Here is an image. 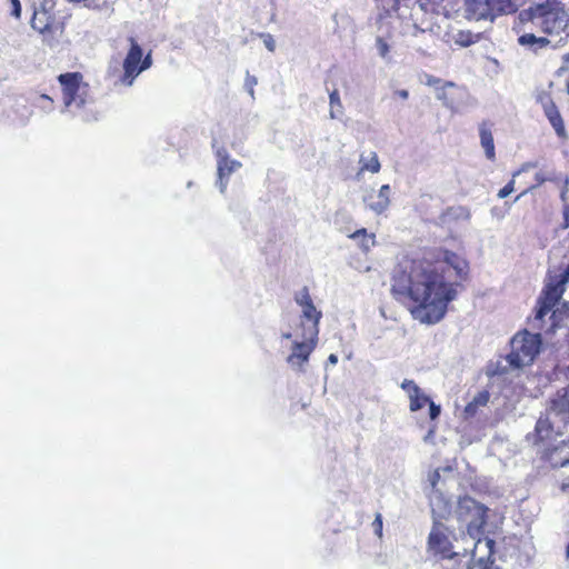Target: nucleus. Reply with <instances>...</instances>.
I'll return each instance as SVG.
<instances>
[{"mask_svg":"<svg viewBox=\"0 0 569 569\" xmlns=\"http://www.w3.org/2000/svg\"><path fill=\"white\" fill-rule=\"evenodd\" d=\"M400 387L408 395L410 400L409 408L412 412L422 409L425 405H427L430 400V398L421 391L419 386L413 380L405 379Z\"/></svg>","mask_w":569,"mask_h":569,"instance_id":"2eb2a0df","label":"nucleus"},{"mask_svg":"<svg viewBox=\"0 0 569 569\" xmlns=\"http://www.w3.org/2000/svg\"><path fill=\"white\" fill-rule=\"evenodd\" d=\"M566 192H567V189H563V190L561 191V198H562V200H565Z\"/></svg>","mask_w":569,"mask_h":569,"instance_id":"8fccbe9b","label":"nucleus"},{"mask_svg":"<svg viewBox=\"0 0 569 569\" xmlns=\"http://www.w3.org/2000/svg\"><path fill=\"white\" fill-rule=\"evenodd\" d=\"M563 61H565L566 64L569 63V53L563 57Z\"/></svg>","mask_w":569,"mask_h":569,"instance_id":"09e8293b","label":"nucleus"},{"mask_svg":"<svg viewBox=\"0 0 569 569\" xmlns=\"http://www.w3.org/2000/svg\"><path fill=\"white\" fill-rule=\"evenodd\" d=\"M539 100L543 107L545 114L555 129L556 133L559 137H563L566 132L565 124L552 99L548 94H542L539 97Z\"/></svg>","mask_w":569,"mask_h":569,"instance_id":"dca6fc26","label":"nucleus"},{"mask_svg":"<svg viewBox=\"0 0 569 569\" xmlns=\"http://www.w3.org/2000/svg\"><path fill=\"white\" fill-rule=\"evenodd\" d=\"M337 362H338V357H337V355L331 353V355H329V357H328V359H327V365H326V367H328L329 365L335 366V365H337Z\"/></svg>","mask_w":569,"mask_h":569,"instance_id":"a19ab883","label":"nucleus"},{"mask_svg":"<svg viewBox=\"0 0 569 569\" xmlns=\"http://www.w3.org/2000/svg\"><path fill=\"white\" fill-rule=\"evenodd\" d=\"M373 528H375V532L381 537L382 536V517L380 513H378L373 520V523H372Z\"/></svg>","mask_w":569,"mask_h":569,"instance_id":"4c0bfd02","label":"nucleus"},{"mask_svg":"<svg viewBox=\"0 0 569 569\" xmlns=\"http://www.w3.org/2000/svg\"><path fill=\"white\" fill-rule=\"evenodd\" d=\"M486 511L482 505L470 497L459 499L456 516L459 521L467 523V531L470 538H476L486 523Z\"/></svg>","mask_w":569,"mask_h":569,"instance_id":"0eeeda50","label":"nucleus"},{"mask_svg":"<svg viewBox=\"0 0 569 569\" xmlns=\"http://www.w3.org/2000/svg\"><path fill=\"white\" fill-rule=\"evenodd\" d=\"M531 167H533V164H531V163H526V164L521 168V170H519L518 172H516V173L513 174V177H516V176H517V174H519L521 171H525V170H527V169H529V168H531Z\"/></svg>","mask_w":569,"mask_h":569,"instance_id":"49530a36","label":"nucleus"},{"mask_svg":"<svg viewBox=\"0 0 569 569\" xmlns=\"http://www.w3.org/2000/svg\"><path fill=\"white\" fill-rule=\"evenodd\" d=\"M396 94L401 99H407L409 97V92L405 89L398 90Z\"/></svg>","mask_w":569,"mask_h":569,"instance_id":"37998d69","label":"nucleus"},{"mask_svg":"<svg viewBox=\"0 0 569 569\" xmlns=\"http://www.w3.org/2000/svg\"><path fill=\"white\" fill-rule=\"evenodd\" d=\"M511 368L510 365L506 361V357L501 360L496 361L495 363H490L487 368V376H503L508 372V369Z\"/></svg>","mask_w":569,"mask_h":569,"instance_id":"cd10ccee","label":"nucleus"},{"mask_svg":"<svg viewBox=\"0 0 569 569\" xmlns=\"http://www.w3.org/2000/svg\"><path fill=\"white\" fill-rule=\"evenodd\" d=\"M567 68H568V66H563V67L560 68V70H565Z\"/></svg>","mask_w":569,"mask_h":569,"instance_id":"6e6d98bb","label":"nucleus"},{"mask_svg":"<svg viewBox=\"0 0 569 569\" xmlns=\"http://www.w3.org/2000/svg\"><path fill=\"white\" fill-rule=\"evenodd\" d=\"M565 290L566 287L562 283H560V280L556 277L555 279H551L547 283L540 297L550 302L551 305L557 306Z\"/></svg>","mask_w":569,"mask_h":569,"instance_id":"412c9836","label":"nucleus"},{"mask_svg":"<svg viewBox=\"0 0 569 569\" xmlns=\"http://www.w3.org/2000/svg\"><path fill=\"white\" fill-rule=\"evenodd\" d=\"M547 178L542 173H536V181L540 184L545 182Z\"/></svg>","mask_w":569,"mask_h":569,"instance_id":"c03bdc74","label":"nucleus"},{"mask_svg":"<svg viewBox=\"0 0 569 569\" xmlns=\"http://www.w3.org/2000/svg\"><path fill=\"white\" fill-rule=\"evenodd\" d=\"M447 268L463 278L467 261L448 250L429 251L419 259L402 258L393 269L391 291L397 299L409 298L416 305L410 311L413 319L426 325L439 322L448 305L457 295L453 283L445 277Z\"/></svg>","mask_w":569,"mask_h":569,"instance_id":"f257e3e1","label":"nucleus"},{"mask_svg":"<svg viewBox=\"0 0 569 569\" xmlns=\"http://www.w3.org/2000/svg\"><path fill=\"white\" fill-rule=\"evenodd\" d=\"M447 87H455V83L448 81V82L443 83V86H441V87H436V98L438 100H441L446 107L451 108L452 102L448 99L447 93H446Z\"/></svg>","mask_w":569,"mask_h":569,"instance_id":"c756f323","label":"nucleus"},{"mask_svg":"<svg viewBox=\"0 0 569 569\" xmlns=\"http://www.w3.org/2000/svg\"><path fill=\"white\" fill-rule=\"evenodd\" d=\"M466 12L469 19L476 21H492L495 19V13L492 12L496 4L495 0H466Z\"/></svg>","mask_w":569,"mask_h":569,"instance_id":"4468645a","label":"nucleus"},{"mask_svg":"<svg viewBox=\"0 0 569 569\" xmlns=\"http://www.w3.org/2000/svg\"><path fill=\"white\" fill-rule=\"evenodd\" d=\"M446 37L448 43L467 48L479 41L480 33L475 34L469 30H451L446 33Z\"/></svg>","mask_w":569,"mask_h":569,"instance_id":"aec40b11","label":"nucleus"},{"mask_svg":"<svg viewBox=\"0 0 569 569\" xmlns=\"http://www.w3.org/2000/svg\"><path fill=\"white\" fill-rule=\"evenodd\" d=\"M439 516H433V526L428 537L429 549L445 559H455L457 557H466L469 553L468 547H457L453 541L458 539L453 531L437 520Z\"/></svg>","mask_w":569,"mask_h":569,"instance_id":"20e7f679","label":"nucleus"},{"mask_svg":"<svg viewBox=\"0 0 569 569\" xmlns=\"http://www.w3.org/2000/svg\"><path fill=\"white\" fill-rule=\"evenodd\" d=\"M351 239L360 240V246L363 250H369L375 244V234L368 233L365 228H361L355 231L351 236Z\"/></svg>","mask_w":569,"mask_h":569,"instance_id":"393cba45","label":"nucleus"},{"mask_svg":"<svg viewBox=\"0 0 569 569\" xmlns=\"http://www.w3.org/2000/svg\"><path fill=\"white\" fill-rule=\"evenodd\" d=\"M545 457L552 468L569 467V439L553 448L546 449Z\"/></svg>","mask_w":569,"mask_h":569,"instance_id":"f3484780","label":"nucleus"},{"mask_svg":"<svg viewBox=\"0 0 569 569\" xmlns=\"http://www.w3.org/2000/svg\"><path fill=\"white\" fill-rule=\"evenodd\" d=\"M12 4V11L11 14L16 18H20L21 16V4L19 0H10Z\"/></svg>","mask_w":569,"mask_h":569,"instance_id":"58836bf2","label":"nucleus"},{"mask_svg":"<svg viewBox=\"0 0 569 569\" xmlns=\"http://www.w3.org/2000/svg\"><path fill=\"white\" fill-rule=\"evenodd\" d=\"M31 27L32 29L39 31L40 33L44 34L47 31L50 30V24L48 22L47 12H34L33 17L31 19Z\"/></svg>","mask_w":569,"mask_h":569,"instance_id":"a878e982","label":"nucleus"},{"mask_svg":"<svg viewBox=\"0 0 569 569\" xmlns=\"http://www.w3.org/2000/svg\"><path fill=\"white\" fill-rule=\"evenodd\" d=\"M390 186L383 184L377 192H375L373 190L367 192L363 196L362 200L369 210H371L376 214H381L388 209L390 204Z\"/></svg>","mask_w":569,"mask_h":569,"instance_id":"ddd939ff","label":"nucleus"},{"mask_svg":"<svg viewBox=\"0 0 569 569\" xmlns=\"http://www.w3.org/2000/svg\"><path fill=\"white\" fill-rule=\"evenodd\" d=\"M518 43L535 52L538 53L540 50L547 49L548 47H551L552 49H556L558 47V43L551 46V40L546 37H537L533 33H523L518 38Z\"/></svg>","mask_w":569,"mask_h":569,"instance_id":"6ab92c4d","label":"nucleus"},{"mask_svg":"<svg viewBox=\"0 0 569 569\" xmlns=\"http://www.w3.org/2000/svg\"><path fill=\"white\" fill-rule=\"evenodd\" d=\"M241 166V162L236 159L217 164L216 186L219 188L221 193L226 192L230 176L240 169Z\"/></svg>","mask_w":569,"mask_h":569,"instance_id":"a211bd4d","label":"nucleus"},{"mask_svg":"<svg viewBox=\"0 0 569 569\" xmlns=\"http://www.w3.org/2000/svg\"><path fill=\"white\" fill-rule=\"evenodd\" d=\"M295 301L301 307L303 318L311 321V326L307 330H311L313 337L319 335V322L322 317L321 311H318L310 297L309 289L303 287L295 296Z\"/></svg>","mask_w":569,"mask_h":569,"instance_id":"9b49d317","label":"nucleus"},{"mask_svg":"<svg viewBox=\"0 0 569 569\" xmlns=\"http://www.w3.org/2000/svg\"><path fill=\"white\" fill-rule=\"evenodd\" d=\"M217 164L232 160L226 148L219 147L216 149Z\"/></svg>","mask_w":569,"mask_h":569,"instance_id":"473e14b6","label":"nucleus"},{"mask_svg":"<svg viewBox=\"0 0 569 569\" xmlns=\"http://www.w3.org/2000/svg\"><path fill=\"white\" fill-rule=\"evenodd\" d=\"M511 351L506 361L511 369H520L533 362L540 350V336L529 332L518 333L511 339Z\"/></svg>","mask_w":569,"mask_h":569,"instance_id":"39448f33","label":"nucleus"},{"mask_svg":"<svg viewBox=\"0 0 569 569\" xmlns=\"http://www.w3.org/2000/svg\"><path fill=\"white\" fill-rule=\"evenodd\" d=\"M283 339H290L291 338V333L290 332H284L282 333L281 336Z\"/></svg>","mask_w":569,"mask_h":569,"instance_id":"de8ad7c7","label":"nucleus"},{"mask_svg":"<svg viewBox=\"0 0 569 569\" xmlns=\"http://www.w3.org/2000/svg\"><path fill=\"white\" fill-rule=\"evenodd\" d=\"M569 425V387L559 390L550 400L543 417L536 423V442L561 436L563 428Z\"/></svg>","mask_w":569,"mask_h":569,"instance_id":"f03ea898","label":"nucleus"},{"mask_svg":"<svg viewBox=\"0 0 569 569\" xmlns=\"http://www.w3.org/2000/svg\"><path fill=\"white\" fill-rule=\"evenodd\" d=\"M130 48L122 62V73L119 83L124 87H132L136 79L141 74L140 58L143 56L142 47L133 37L128 38Z\"/></svg>","mask_w":569,"mask_h":569,"instance_id":"6e6552de","label":"nucleus"},{"mask_svg":"<svg viewBox=\"0 0 569 569\" xmlns=\"http://www.w3.org/2000/svg\"><path fill=\"white\" fill-rule=\"evenodd\" d=\"M440 82H441V81H440V79H436V78H430V79L428 80V84H429V86H436V84H438V83H440Z\"/></svg>","mask_w":569,"mask_h":569,"instance_id":"a18cd8bd","label":"nucleus"},{"mask_svg":"<svg viewBox=\"0 0 569 569\" xmlns=\"http://www.w3.org/2000/svg\"><path fill=\"white\" fill-rule=\"evenodd\" d=\"M376 48L378 50V54L385 59H389L390 46L388 42L380 36L376 38Z\"/></svg>","mask_w":569,"mask_h":569,"instance_id":"7c9ffc66","label":"nucleus"},{"mask_svg":"<svg viewBox=\"0 0 569 569\" xmlns=\"http://www.w3.org/2000/svg\"><path fill=\"white\" fill-rule=\"evenodd\" d=\"M513 190H515V181L511 180L502 189L499 190L498 197L500 199H503V198L508 197L509 194H511L513 192Z\"/></svg>","mask_w":569,"mask_h":569,"instance_id":"72a5a7b5","label":"nucleus"},{"mask_svg":"<svg viewBox=\"0 0 569 569\" xmlns=\"http://www.w3.org/2000/svg\"><path fill=\"white\" fill-rule=\"evenodd\" d=\"M479 134H480V143L485 150L486 157L489 160H493L496 158V151H495V142H493V136L491 132V128L487 123L483 122L479 127Z\"/></svg>","mask_w":569,"mask_h":569,"instance_id":"4be33fe9","label":"nucleus"},{"mask_svg":"<svg viewBox=\"0 0 569 569\" xmlns=\"http://www.w3.org/2000/svg\"><path fill=\"white\" fill-rule=\"evenodd\" d=\"M439 480L440 471L439 469H436L429 475L428 479L431 490L429 492V500L433 516L446 518V516L450 512V506L447 501L443 500L440 491L437 489V483Z\"/></svg>","mask_w":569,"mask_h":569,"instance_id":"f8f14e48","label":"nucleus"},{"mask_svg":"<svg viewBox=\"0 0 569 569\" xmlns=\"http://www.w3.org/2000/svg\"><path fill=\"white\" fill-rule=\"evenodd\" d=\"M303 337V341L293 342L291 353L287 358L288 365L297 371H305L303 366L308 362L318 340V337L312 336L311 330H307Z\"/></svg>","mask_w":569,"mask_h":569,"instance_id":"9d476101","label":"nucleus"},{"mask_svg":"<svg viewBox=\"0 0 569 569\" xmlns=\"http://www.w3.org/2000/svg\"><path fill=\"white\" fill-rule=\"evenodd\" d=\"M489 399H490L489 391L482 390V391L478 392L465 408L463 412H465L466 418L473 417L480 407H485L488 405Z\"/></svg>","mask_w":569,"mask_h":569,"instance_id":"b1692460","label":"nucleus"},{"mask_svg":"<svg viewBox=\"0 0 569 569\" xmlns=\"http://www.w3.org/2000/svg\"><path fill=\"white\" fill-rule=\"evenodd\" d=\"M566 556H567V558H569V543L567 545V548H566Z\"/></svg>","mask_w":569,"mask_h":569,"instance_id":"3c124183","label":"nucleus"},{"mask_svg":"<svg viewBox=\"0 0 569 569\" xmlns=\"http://www.w3.org/2000/svg\"><path fill=\"white\" fill-rule=\"evenodd\" d=\"M63 92L66 109L84 108L89 101L88 86L82 83V74L79 72L62 73L58 78Z\"/></svg>","mask_w":569,"mask_h":569,"instance_id":"423d86ee","label":"nucleus"},{"mask_svg":"<svg viewBox=\"0 0 569 569\" xmlns=\"http://www.w3.org/2000/svg\"><path fill=\"white\" fill-rule=\"evenodd\" d=\"M360 170L357 173V179H360V176L365 171H369L371 173H377L380 171L381 164L378 159L376 152L370 151L368 156L361 154L359 159Z\"/></svg>","mask_w":569,"mask_h":569,"instance_id":"5701e85b","label":"nucleus"},{"mask_svg":"<svg viewBox=\"0 0 569 569\" xmlns=\"http://www.w3.org/2000/svg\"><path fill=\"white\" fill-rule=\"evenodd\" d=\"M329 102H330V112H329L330 118L331 119L339 118L342 114V103H341L338 90H333L329 94Z\"/></svg>","mask_w":569,"mask_h":569,"instance_id":"bb28decb","label":"nucleus"},{"mask_svg":"<svg viewBox=\"0 0 569 569\" xmlns=\"http://www.w3.org/2000/svg\"><path fill=\"white\" fill-rule=\"evenodd\" d=\"M82 118H83L84 121H89L90 120V118L87 117V116H83Z\"/></svg>","mask_w":569,"mask_h":569,"instance_id":"5fc2aeb1","label":"nucleus"},{"mask_svg":"<svg viewBox=\"0 0 569 569\" xmlns=\"http://www.w3.org/2000/svg\"><path fill=\"white\" fill-rule=\"evenodd\" d=\"M557 278L565 287L569 284V267L565 269Z\"/></svg>","mask_w":569,"mask_h":569,"instance_id":"ea45409f","label":"nucleus"},{"mask_svg":"<svg viewBox=\"0 0 569 569\" xmlns=\"http://www.w3.org/2000/svg\"><path fill=\"white\" fill-rule=\"evenodd\" d=\"M521 19L530 20L542 32L558 36L563 32L569 22V14L561 2L547 0L542 3L530 6L520 13Z\"/></svg>","mask_w":569,"mask_h":569,"instance_id":"7ed1b4c3","label":"nucleus"},{"mask_svg":"<svg viewBox=\"0 0 569 569\" xmlns=\"http://www.w3.org/2000/svg\"><path fill=\"white\" fill-rule=\"evenodd\" d=\"M257 84V78L247 73L244 86L248 89V92L251 97H253L254 90L253 87Z\"/></svg>","mask_w":569,"mask_h":569,"instance_id":"e433bc0d","label":"nucleus"},{"mask_svg":"<svg viewBox=\"0 0 569 569\" xmlns=\"http://www.w3.org/2000/svg\"><path fill=\"white\" fill-rule=\"evenodd\" d=\"M152 66V57H151V52H148L146 56H142V58H140V68H141V73L146 70H148L149 68H151Z\"/></svg>","mask_w":569,"mask_h":569,"instance_id":"f704fd0d","label":"nucleus"},{"mask_svg":"<svg viewBox=\"0 0 569 569\" xmlns=\"http://www.w3.org/2000/svg\"><path fill=\"white\" fill-rule=\"evenodd\" d=\"M113 3V0H104V4Z\"/></svg>","mask_w":569,"mask_h":569,"instance_id":"864d4df0","label":"nucleus"},{"mask_svg":"<svg viewBox=\"0 0 569 569\" xmlns=\"http://www.w3.org/2000/svg\"><path fill=\"white\" fill-rule=\"evenodd\" d=\"M429 416L431 420L437 419L440 416V406L436 405L432 400H429Z\"/></svg>","mask_w":569,"mask_h":569,"instance_id":"c9c22d12","label":"nucleus"},{"mask_svg":"<svg viewBox=\"0 0 569 569\" xmlns=\"http://www.w3.org/2000/svg\"><path fill=\"white\" fill-rule=\"evenodd\" d=\"M556 306L539 297L538 307L536 309V319L542 320Z\"/></svg>","mask_w":569,"mask_h":569,"instance_id":"c85d7f7f","label":"nucleus"},{"mask_svg":"<svg viewBox=\"0 0 569 569\" xmlns=\"http://www.w3.org/2000/svg\"><path fill=\"white\" fill-rule=\"evenodd\" d=\"M567 93L569 94V82L567 83Z\"/></svg>","mask_w":569,"mask_h":569,"instance_id":"4d7b16f0","label":"nucleus"},{"mask_svg":"<svg viewBox=\"0 0 569 569\" xmlns=\"http://www.w3.org/2000/svg\"><path fill=\"white\" fill-rule=\"evenodd\" d=\"M432 435V431H429V433L425 437V440H427L428 438H430V436Z\"/></svg>","mask_w":569,"mask_h":569,"instance_id":"603ef678","label":"nucleus"},{"mask_svg":"<svg viewBox=\"0 0 569 569\" xmlns=\"http://www.w3.org/2000/svg\"><path fill=\"white\" fill-rule=\"evenodd\" d=\"M563 228H568L569 227V207H566L565 208V211H563Z\"/></svg>","mask_w":569,"mask_h":569,"instance_id":"79ce46f5","label":"nucleus"},{"mask_svg":"<svg viewBox=\"0 0 569 569\" xmlns=\"http://www.w3.org/2000/svg\"><path fill=\"white\" fill-rule=\"evenodd\" d=\"M264 47L270 51L273 52L276 50V41L270 33H261L260 34Z\"/></svg>","mask_w":569,"mask_h":569,"instance_id":"2f4dec72","label":"nucleus"},{"mask_svg":"<svg viewBox=\"0 0 569 569\" xmlns=\"http://www.w3.org/2000/svg\"><path fill=\"white\" fill-rule=\"evenodd\" d=\"M482 529H480V533L476 538H470L468 536V531L462 533L461 540L463 543L468 545L469 552H471L472 559L476 560L482 569H488V565L492 563L491 559L493 555L495 540L491 538H481Z\"/></svg>","mask_w":569,"mask_h":569,"instance_id":"1a4fd4ad","label":"nucleus"}]
</instances>
